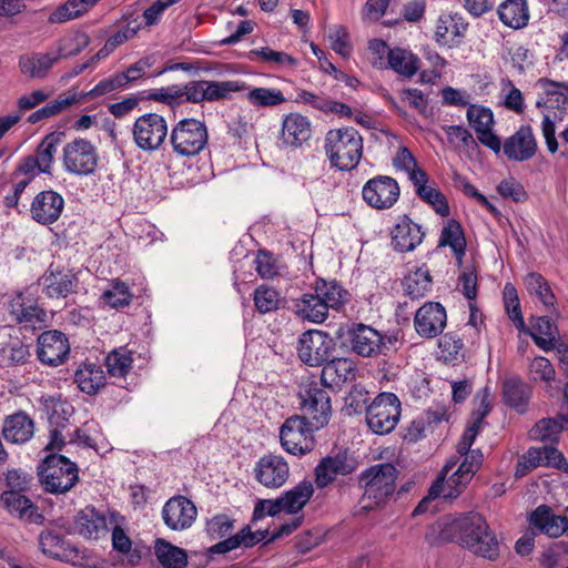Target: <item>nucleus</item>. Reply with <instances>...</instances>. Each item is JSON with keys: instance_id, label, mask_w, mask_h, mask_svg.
Masks as SVG:
<instances>
[{"instance_id": "c03bdc74", "label": "nucleus", "mask_w": 568, "mask_h": 568, "mask_svg": "<svg viewBox=\"0 0 568 568\" xmlns=\"http://www.w3.org/2000/svg\"><path fill=\"white\" fill-rule=\"evenodd\" d=\"M557 326L547 316L537 317L531 325L530 336L535 344L545 352L556 347Z\"/></svg>"}, {"instance_id": "4c0bfd02", "label": "nucleus", "mask_w": 568, "mask_h": 568, "mask_svg": "<svg viewBox=\"0 0 568 568\" xmlns=\"http://www.w3.org/2000/svg\"><path fill=\"white\" fill-rule=\"evenodd\" d=\"M498 17L509 28H524L529 20L527 0H505L498 7Z\"/></svg>"}, {"instance_id": "58836bf2", "label": "nucleus", "mask_w": 568, "mask_h": 568, "mask_svg": "<svg viewBox=\"0 0 568 568\" xmlns=\"http://www.w3.org/2000/svg\"><path fill=\"white\" fill-rule=\"evenodd\" d=\"M503 394L507 405L523 413L527 407L531 390L523 379L510 376L504 381Z\"/></svg>"}, {"instance_id": "f257e3e1", "label": "nucleus", "mask_w": 568, "mask_h": 568, "mask_svg": "<svg viewBox=\"0 0 568 568\" xmlns=\"http://www.w3.org/2000/svg\"><path fill=\"white\" fill-rule=\"evenodd\" d=\"M436 526L444 541H457L471 554L489 561H496L500 556L499 540L478 513L446 517Z\"/></svg>"}, {"instance_id": "79ce46f5", "label": "nucleus", "mask_w": 568, "mask_h": 568, "mask_svg": "<svg viewBox=\"0 0 568 568\" xmlns=\"http://www.w3.org/2000/svg\"><path fill=\"white\" fill-rule=\"evenodd\" d=\"M477 399L479 400L478 407L476 409V418L474 422L467 427L463 437L460 450L468 449L471 447L481 426L483 419L489 414L491 409V399L490 393L488 388H484L478 395Z\"/></svg>"}, {"instance_id": "6ab92c4d", "label": "nucleus", "mask_w": 568, "mask_h": 568, "mask_svg": "<svg viewBox=\"0 0 568 568\" xmlns=\"http://www.w3.org/2000/svg\"><path fill=\"white\" fill-rule=\"evenodd\" d=\"M256 480L266 488H280L288 479L290 467L286 460L275 454L261 457L254 467Z\"/></svg>"}, {"instance_id": "20e7f679", "label": "nucleus", "mask_w": 568, "mask_h": 568, "mask_svg": "<svg viewBox=\"0 0 568 568\" xmlns=\"http://www.w3.org/2000/svg\"><path fill=\"white\" fill-rule=\"evenodd\" d=\"M346 297V292L335 282H317L313 293H305L294 301V313L314 324H322L328 316L329 308H338Z\"/></svg>"}, {"instance_id": "2f4dec72", "label": "nucleus", "mask_w": 568, "mask_h": 568, "mask_svg": "<svg viewBox=\"0 0 568 568\" xmlns=\"http://www.w3.org/2000/svg\"><path fill=\"white\" fill-rule=\"evenodd\" d=\"M352 349L364 357L375 356L381 353L383 336L371 326L358 324L352 331Z\"/></svg>"}, {"instance_id": "bf43d9fd", "label": "nucleus", "mask_w": 568, "mask_h": 568, "mask_svg": "<svg viewBox=\"0 0 568 568\" xmlns=\"http://www.w3.org/2000/svg\"><path fill=\"white\" fill-rule=\"evenodd\" d=\"M255 542L256 539L254 535L251 532L248 527H245L236 535L215 544L214 546L211 547L210 550L213 554H226L231 550L236 549L241 545L250 547L253 546Z\"/></svg>"}, {"instance_id": "e433bc0d", "label": "nucleus", "mask_w": 568, "mask_h": 568, "mask_svg": "<svg viewBox=\"0 0 568 568\" xmlns=\"http://www.w3.org/2000/svg\"><path fill=\"white\" fill-rule=\"evenodd\" d=\"M74 381L82 392L94 394L104 386L105 375L101 365L85 362L75 371Z\"/></svg>"}, {"instance_id": "0e129e2a", "label": "nucleus", "mask_w": 568, "mask_h": 568, "mask_svg": "<svg viewBox=\"0 0 568 568\" xmlns=\"http://www.w3.org/2000/svg\"><path fill=\"white\" fill-rule=\"evenodd\" d=\"M424 191L417 193V195L427 204H429L434 211L440 216L445 217L449 215V205L445 195L433 184L423 189Z\"/></svg>"}, {"instance_id": "37998d69", "label": "nucleus", "mask_w": 568, "mask_h": 568, "mask_svg": "<svg viewBox=\"0 0 568 568\" xmlns=\"http://www.w3.org/2000/svg\"><path fill=\"white\" fill-rule=\"evenodd\" d=\"M154 554L164 568H184L187 565L186 551L164 539L155 541Z\"/></svg>"}, {"instance_id": "c9c22d12", "label": "nucleus", "mask_w": 568, "mask_h": 568, "mask_svg": "<svg viewBox=\"0 0 568 568\" xmlns=\"http://www.w3.org/2000/svg\"><path fill=\"white\" fill-rule=\"evenodd\" d=\"M59 60L52 52L45 53H31L22 55L19 60L20 71L30 78L41 79L44 78L49 70Z\"/></svg>"}, {"instance_id": "8fccbe9b", "label": "nucleus", "mask_w": 568, "mask_h": 568, "mask_svg": "<svg viewBox=\"0 0 568 568\" xmlns=\"http://www.w3.org/2000/svg\"><path fill=\"white\" fill-rule=\"evenodd\" d=\"M526 290L531 296L538 298L547 308L555 306L556 296L547 280L539 273H528L524 280Z\"/></svg>"}, {"instance_id": "4468645a", "label": "nucleus", "mask_w": 568, "mask_h": 568, "mask_svg": "<svg viewBox=\"0 0 568 568\" xmlns=\"http://www.w3.org/2000/svg\"><path fill=\"white\" fill-rule=\"evenodd\" d=\"M334 351V341L329 334L311 329L304 332L297 346L300 359L311 367L322 366L326 363Z\"/></svg>"}, {"instance_id": "5701e85b", "label": "nucleus", "mask_w": 568, "mask_h": 568, "mask_svg": "<svg viewBox=\"0 0 568 568\" xmlns=\"http://www.w3.org/2000/svg\"><path fill=\"white\" fill-rule=\"evenodd\" d=\"M453 464L448 463L445 465L440 474L438 475L435 483L429 488V497L437 498L443 497L444 499H454L460 495L466 486L473 479L470 471L457 468L448 479H446L450 471Z\"/></svg>"}, {"instance_id": "3c124183", "label": "nucleus", "mask_w": 568, "mask_h": 568, "mask_svg": "<svg viewBox=\"0 0 568 568\" xmlns=\"http://www.w3.org/2000/svg\"><path fill=\"white\" fill-rule=\"evenodd\" d=\"M79 98L75 93L67 92L60 94L55 100L48 102L44 106L38 109L36 112L29 115V123H38L44 119L54 116L64 110H67L72 104L77 103Z\"/></svg>"}, {"instance_id": "338daca9", "label": "nucleus", "mask_w": 568, "mask_h": 568, "mask_svg": "<svg viewBox=\"0 0 568 568\" xmlns=\"http://www.w3.org/2000/svg\"><path fill=\"white\" fill-rule=\"evenodd\" d=\"M181 0H156L143 11V19L146 27L156 26L166 9Z\"/></svg>"}, {"instance_id": "412c9836", "label": "nucleus", "mask_w": 568, "mask_h": 568, "mask_svg": "<svg viewBox=\"0 0 568 568\" xmlns=\"http://www.w3.org/2000/svg\"><path fill=\"white\" fill-rule=\"evenodd\" d=\"M356 469V465L345 452H338L321 459L314 470L317 487L324 488L338 476H346Z\"/></svg>"}, {"instance_id": "49530a36", "label": "nucleus", "mask_w": 568, "mask_h": 568, "mask_svg": "<svg viewBox=\"0 0 568 568\" xmlns=\"http://www.w3.org/2000/svg\"><path fill=\"white\" fill-rule=\"evenodd\" d=\"M246 100L254 108H273L286 102L283 92L276 88H248L245 84Z\"/></svg>"}, {"instance_id": "a18cd8bd", "label": "nucleus", "mask_w": 568, "mask_h": 568, "mask_svg": "<svg viewBox=\"0 0 568 568\" xmlns=\"http://www.w3.org/2000/svg\"><path fill=\"white\" fill-rule=\"evenodd\" d=\"M314 493L313 484L308 480L301 481L281 497L283 510L287 514L298 513L311 499Z\"/></svg>"}, {"instance_id": "c756f323", "label": "nucleus", "mask_w": 568, "mask_h": 568, "mask_svg": "<svg viewBox=\"0 0 568 568\" xmlns=\"http://www.w3.org/2000/svg\"><path fill=\"white\" fill-rule=\"evenodd\" d=\"M390 236L392 244L396 251L409 252L422 243L424 233L420 225L413 222L407 215H399L396 219Z\"/></svg>"}, {"instance_id": "2eb2a0df", "label": "nucleus", "mask_w": 568, "mask_h": 568, "mask_svg": "<svg viewBox=\"0 0 568 568\" xmlns=\"http://www.w3.org/2000/svg\"><path fill=\"white\" fill-rule=\"evenodd\" d=\"M400 187L398 182L388 175H376L362 187L364 202L372 209L388 210L398 201Z\"/></svg>"}, {"instance_id": "f3484780", "label": "nucleus", "mask_w": 568, "mask_h": 568, "mask_svg": "<svg viewBox=\"0 0 568 568\" xmlns=\"http://www.w3.org/2000/svg\"><path fill=\"white\" fill-rule=\"evenodd\" d=\"M161 514L168 528L182 531L193 525L197 516V509L186 497L174 496L164 504Z\"/></svg>"}, {"instance_id": "72a5a7b5", "label": "nucleus", "mask_w": 568, "mask_h": 568, "mask_svg": "<svg viewBox=\"0 0 568 568\" xmlns=\"http://www.w3.org/2000/svg\"><path fill=\"white\" fill-rule=\"evenodd\" d=\"M34 433L32 419L24 413L8 417L2 428V435L7 442L23 444L30 440Z\"/></svg>"}, {"instance_id": "9d476101", "label": "nucleus", "mask_w": 568, "mask_h": 568, "mask_svg": "<svg viewBox=\"0 0 568 568\" xmlns=\"http://www.w3.org/2000/svg\"><path fill=\"white\" fill-rule=\"evenodd\" d=\"M170 141L178 155L195 156L207 143L206 126L200 120L183 119L173 126Z\"/></svg>"}, {"instance_id": "0eeeda50", "label": "nucleus", "mask_w": 568, "mask_h": 568, "mask_svg": "<svg viewBox=\"0 0 568 568\" xmlns=\"http://www.w3.org/2000/svg\"><path fill=\"white\" fill-rule=\"evenodd\" d=\"M38 476L44 490L51 494H64L79 480L75 463L63 455L51 454L38 466Z\"/></svg>"}, {"instance_id": "4be33fe9", "label": "nucleus", "mask_w": 568, "mask_h": 568, "mask_svg": "<svg viewBox=\"0 0 568 568\" xmlns=\"http://www.w3.org/2000/svg\"><path fill=\"white\" fill-rule=\"evenodd\" d=\"M501 150L510 161L525 162L532 159L538 150L532 129L529 125H521L501 143Z\"/></svg>"}, {"instance_id": "4d7b16f0", "label": "nucleus", "mask_w": 568, "mask_h": 568, "mask_svg": "<svg viewBox=\"0 0 568 568\" xmlns=\"http://www.w3.org/2000/svg\"><path fill=\"white\" fill-rule=\"evenodd\" d=\"M281 303L280 293L267 285H260L254 291V305L261 314L276 311Z\"/></svg>"}, {"instance_id": "b1692460", "label": "nucleus", "mask_w": 568, "mask_h": 568, "mask_svg": "<svg viewBox=\"0 0 568 568\" xmlns=\"http://www.w3.org/2000/svg\"><path fill=\"white\" fill-rule=\"evenodd\" d=\"M8 311L12 320L26 327H41L47 323V313L38 306L36 301L17 293L8 303Z\"/></svg>"}, {"instance_id": "680f3d73", "label": "nucleus", "mask_w": 568, "mask_h": 568, "mask_svg": "<svg viewBox=\"0 0 568 568\" xmlns=\"http://www.w3.org/2000/svg\"><path fill=\"white\" fill-rule=\"evenodd\" d=\"M328 40L332 49L343 58L349 57L352 44L349 34L344 26L335 24L328 30Z\"/></svg>"}, {"instance_id": "423d86ee", "label": "nucleus", "mask_w": 568, "mask_h": 568, "mask_svg": "<svg viewBox=\"0 0 568 568\" xmlns=\"http://www.w3.org/2000/svg\"><path fill=\"white\" fill-rule=\"evenodd\" d=\"M397 468L390 463L375 464L359 476L364 489L365 508H374L386 503L396 489Z\"/></svg>"}, {"instance_id": "13d9d810", "label": "nucleus", "mask_w": 568, "mask_h": 568, "mask_svg": "<svg viewBox=\"0 0 568 568\" xmlns=\"http://www.w3.org/2000/svg\"><path fill=\"white\" fill-rule=\"evenodd\" d=\"M101 298L106 305L119 308L130 304L132 294L125 283L114 281L110 284V287L103 292Z\"/></svg>"}, {"instance_id": "cd10ccee", "label": "nucleus", "mask_w": 568, "mask_h": 568, "mask_svg": "<svg viewBox=\"0 0 568 568\" xmlns=\"http://www.w3.org/2000/svg\"><path fill=\"white\" fill-rule=\"evenodd\" d=\"M108 521L103 514L93 507H85L74 517L72 532L84 539L98 540L108 534Z\"/></svg>"}, {"instance_id": "603ef678", "label": "nucleus", "mask_w": 568, "mask_h": 568, "mask_svg": "<svg viewBox=\"0 0 568 568\" xmlns=\"http://www.w3.org/2000/svg\"><path fill=\"white\" fill-rule=\"evenodd\" d=\"M61 142V133L53 132L45 135L37 148L36 154L32 155L41 166L45 174L51 173L57 148Z\"/></svg>"}, {"instance_id": "f704fd0d", "label": "nucleus", "mask_w": 568, "mask_h": 568, "mask_svg": "<svg viewBox=\"0 0 568 568\" xmlns=\"http://www.w3.org/2000/svg\"><path fill=\"white\" fill-rule=\"evenodd\" d=\"M354 376V364L351 359L335 358L323 364L321 379L325 386L336 387Z\"/></svg>"}, {"instance_id": "ddd939ff", "label": "nucleus", "mask_w": 568, "mask_h": 568, "mask_svg": "<svg viewBox=\"0 0 568 568\" xmlns=\"http://www.w3.org/2000/svg\"><path fill=\"white\" fill-rule=\"evenodd\" d=\"M318 429L313 427L304 417L292 416L281 427V444L292 455H305L312 450L313 433Z\"/></svg>"}, {"instance_id": "9b49d317", "label": "nucleus", "mask_w": 568, "mask_h": 568, "mask_svg": "<svg viewBox=\"0 0 568 568\" xmlns=\"http://www.w3.org/2000/svg\"><path fill=\"white\" fill-rule=\"evenodd\" d=\"M302 417L315 428L325 427L332 415L328 393L317 384L304 385L300 390Z\"/></svg>"}, {"instance_id": "09e8293b", "label": "nucleus", "mask_w": 568, "mask_h": 568, "mask_svg": "<svg viewBox=\"0 0 568 568\" xmlns=\"http://www.w3.org/2000/svg\"><path fill=\"white\" fill-rule=\"evenodd\" d=\"M432 287L429 271L422 266L410 271L404 278V288L413 300L424 297Z\"/></svg>"}, {"instance_id": "a211bd4d", "label": "nucleus", "mask_w": 568, "mask_h": 568, "mask_svg": "<svg viewBox=\"0 0 568 568\" xmlns=\"http://www.w3.org/2000/svg\"><path fill=\"white\" fill-rule=\"evenodd\" d=\"M466 116L470 126L475 130L478 141L495 153H499L501 151V141L493 132V111L483 105L470 104Z\"/></svg>"}, {"instance_id": "f03ea898", "label": "nucleus", "mask_w": 568, "mask_h": 568, "mask_svg": "<svg viewBox=\"0 0 568 568\" xmlns=\"http://www.w3.org/2000/svg\"><path fill=\"white\" fill-rule=\"evenodd\" d=\"M244 89H246L245 82L241 80H193L166 87L170 106L230 100L234 93L242 92Z\"/></svg>"}, {"instance_id": "7ed1b4c3", "label": "nucleus", "mask_w": 568, "mask_h": 568, "mask_svg": "<svg viewBox=\"0 0 568 568\" xmlns=\"http://www.w3.org/2000/svg\"><path fill=\"white\" fill-rule=\"evenodd\" d=\"M536 85L542 90L544 94L536 102L538 108H545L541 122L542 136L548 151L554 154L558 151L556 123L564 119L568 108V82H555L542 78Z\"/></svg>"}, {"instance_id": "de8ad7c7", "label": "nucleus", "mask_w": 568, "mask_h": 568, "mask_svg": "<svg viewBox=\"0 0 568 568\" xmlns=\"http://www.w3.org/2000/svg\"><path fill=\"white\" fill-rule=\"evenodd\" d=\"M440 246H449L456 257L460 261L465 254L466 240L459 222L448 220L442 230L439 237Z\"/></svg>"}, {"instance_id": "473e14b6", "label": "nucleus", "mask_w": 568, "mask_h": 568, "mask_svg": "<svg viewBox=\"0 0 568 568\" xmlns=\"http://www.w3.org/2000/svg\"><path fill=\"white\" fill-rule=\"evenodd\" d=\"M1 501L8 511L22 520L41 524L42 515L39 513L38 507L26 496L16 490H7L1 495Z\"/></svg>"}, {"instance_id": "1a4fd4ad", "label": "nucleus", "mask_w": 568, "mask_h": 568, "mask_svg": "<svg viewBox=\"0 0 568 568\" xmlns=\"http://www.w3.org/2000/svg\"><path fill=\"white\" fill-rule=\"evenodd\" d=\"M400 413L398 397L393 393H382L367 406L366 424L374 434L386 435L397 426Z\"/></svg>"}, {"instance_id": "f8f14e48", "label": "nucleus", "mask_w": 568, "mask_h": 568, "mask_svg": "<svg viewBox=\"0 0 568 568\" xmlns=\"http://www.w3.org/2000/svg\"><path fill=\"white\" fill-rule=\"evenodd\" d=\"M132 135L139 149L146 152L156 151L168 136L166 120L158 113L143 114L135 120Z\"/></svg>"}, {"instance_id": "a878e982", "label": "nucleus", "mask_w": 568, "mask_h": 568, "mask_svg": "<svg viewBox=\"0 0 568 568\" xmlns=\"http://www.w3.org/2000/svg\"><path fill=\"white\" fill-rule=\"evenodd\" d=\"M468 23L459 13H442L436 22L435 40L439 45L458 47L465 38Z\"/></svg>"}, {"instance_id": "e2e57ef3", "label": "nucleus", "mask_w": 568, "mask_h": 568, "mask_svg": "<svg viewBox=\"0 0 568 568\" xmlns=\"http://www.w3.org/2000/svg\"><path fill=\"white\" fill-rule=\"evenodd\" d=\"M250 57H251V59H253V57H255L264 62L273 63L276 65L295 67L297 64V60L295 58H293L292 55H290L285 52H282V51H274V50L270 49L268 47L251 50Z\"/></svg>"}, {"instance_id": "864d4df0", "label": "nucleus", "mask_w": 568, "mask_h": 568, "mask_svg": "<svg viewBox=\"0 0 568 568\" xmlns=\"http://www.w3.org/2000/svg\"><path fill=\"white\" fill-rule=\"evenodd\" d=\"M90 43V38L85 32L74 31L65 34L57 42L54 54L58 60L71 55H75L87 48Z\"/></svg>"}, {"instance_id": "393cba45", "label": "nucleus", "mask_w": 568, "mask_h": 568, "mask_svg": "<svg viewBox=\"0 0 568 568\" xmlns=\"http://www.w3.org/2000/svg\"><path fill=\"white\" fill-rule=\"evenodd\" d=\"M312 136V123L301 113L291 112L283 116L280 140L287 148L297 149Z\"/></svg>"}, {"instance_id": "ea45409f", "label": "nucleus", "mask_w": 568, "mask_h": 568, "mask_svg": "<svg viewBox=\"0 0 568 568\" xmlns=\"http://www.w3.org/2000/svg\"><path fill=\"white\" fill-rule=\"evenodd\" d=\"M385 68L392 69L399 75L412 78L419 68V59L409 50L394 48L388 51Z\"/></svg>"}, {"instance_id": "a19ab883", "label": "nucleus", "mask_w": 568, "mask_h": 568, "mask_svg": "<svg viewBox=\"0 0 568 568\" xmlns=\"http://www.w3.org/2000/svg\"><path fill=\"white\" fill-rule=\"evenodd\" d=\"M39 546L44 555L63 560L73 559V554L77 552L74 547L53 531L42 532L39 536Z\"/></svg>"}, {"instance_id": "39448f33", "label": "nucleus", "mask_w": 568, "mask_h": 568, "mask_svg": "<svg viewBox=\"0 0 568 568\" xmlns=\"http://www.w3.org/2000/svg\"><path fill=\"white\" fill-rule=\"evenodd\" d=\"M324 151L332 166L351 171L363 156V138L352 126L332 129L325 135Z\"/></svg>"}, {"instance_id": "dca6fc26", "label": "nucleus", "mask_w": 568, "mask_h": 568, "mask_svg": "<svg viewBox=\"0 0 568 568\" xmlns=\"http://www.w3.org/2000/svg\"><path fill=\"white\" fill-rule=\"evenodd\" d=\"M70 354V343L64 333L51 329L41 333L37 339L38 359L47 366L62 365Z\"/></svg>"}, {"instance_id": "5fc2aeb1", "label": "nucleus", "mask_w": 568, "mask_h": 568, "mask_svg": "<svg viewBox=\"0 0 568 568\" xmlns=\"http://www.w3.org/2000/svg\"><path fill=\"white\" fill-rule=\"evenodd\" d=\"M565 426L559 418H544L529 430V437L534 440L552 443L558 439Z\"/></svg>"}, {"instance_id": "7c9ffc66", "label": "nucleus", "mask_w": 568, "mask_h": 568, "mask_svg": "<svg viewBox=\"0 0 568 568\" xmlns=\"http://www.w3.org/2000/svg\"><path fill=\"white\" fill-rule=\"evenodd\" d=\"M530 524L549 537H559L568 531V507L566 515L557 516L550 507L541 505L530 516Z\"/></svg>"}, {"instance_id": "69168bd1", "label": "nucleus", "mask_w": 568, "mask_h": 568, "mask_svg": "<svg viewBox=\"0 0 568 568\" xmlns=\"http://www.w3.org/2000/svg\"><path fill=\"white\" fill-rule=\"evenodd\" d=\"M439 348L446 361H456L464 347L462 338L454 333H447L439 339Z\"/></svg>"}, {"instance_id": "6e6d98bb", "label": "nucleus", "mask_w": 568, "mask_h": 568, "mask_svg": "<svg viewBox=\"0 0 568 568\" xmlns=\"http://www.w3.org/2000/svg\"><path fill=\"white\" fill-rule=\"evenodd\" d=\"M132 362L131 352L125 347L112 351L105 358L109 374L119 377H123L129 373Z\"/></svg>"}, {"instance_id": "c85d7f7f", "label": "nucleus", "mask_w": 568, "mask_h": 568, "mask_svg": "<svg viewBox=\"0 0 568 568\" xmlns=\"http://www.w3.org/2000/svg\"><path fill=\"white\" fill-rule=\"evenodd\" d=\"M64 200L54 191L40 192L31 203L32 219L43 225L55 222L63 210Z\"/></svg>"}, {"instance_id": "6e6552de", "label": "nucleus", "mask_w": 568, "mask_h": 568, "mask_svg": "<svg viewBox=\"0 0 568 568\" xmlns=\"http://www.w3.org/2000/svg\"><path fill=\"white\" fill-rule=\"evenodd\" d=\"M61 162L69 174L91 175L99 164L98 148L88 139L75 138L63 146Z\"/></svg>"}, {"instance_id": "774afa93", "label": "nucleus", "mask_w": 568, "mask_h": 568, "mask_svg": "<svg viewBox=\"0 0 568 568\" xmlns=\"http://www.w3.org/2000/svg\"><path fill=\"white\" fill-rule=\"evenodd\" d=\"M43 173L41 166L32 155L23 158L13 173V179H22L31 182L37 175Z\"/></svg>"}, {"instance_id": "aec40b11", "label": "nucleus", "mask_w": 568, "mask_h": 568, "mask_svg": "<svg viewBox=\"0 0 568 568\" xmlns=\"http://www.w3.org/2000/svg\"><path fill=\"white\" fill-rule=\"evenodd\" d=\"M446 322L445 307L436 302L425 303L416 311L414 317L417 334L425 338L438 336L444 331Z\"/></svg>"}, {"instance_id": "bb28decb", "label": "nucleus", "mask_w": 568, "mask_h": 568, "mask_svg": "<svg viewBox=\"0 0 568 568\" xmlns=\"http://www.w3.org/2000/svg\"><path fill=\"white\" fill-rule=\"evenodd\" d=\"M40 281L43 292L50 298H65L75 293L79 286L78 276L70 270L53 271L50 267Z\"/></svg>"}, {"instance_id": "052dcab7", "label": "nucleus", "mask_w": 568, "mask_h": 568, "mask_svg": "<svg viewBox=\"0 0 568 568\" xmlns=\"http://www.w3.org/2000/svg\"><path fill=\"white\" fill-rule=\"evenodd\" d=\"M529 376L534 382L540 381L550 385L555 381L556 371L548 358L537 356L529 364Z\"/></svg>"}]
</instances>
